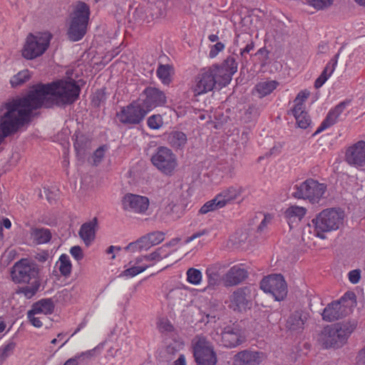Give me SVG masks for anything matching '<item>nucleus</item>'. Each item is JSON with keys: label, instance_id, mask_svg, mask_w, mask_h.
<instances>
[{"label": "nucleus", "instance_id": "54", "mask_svg": "<svg viewBox=\"0 0 365 365\" xmlns=\"http://www.w3.org/2000/svg\"><path fill=\"white\" fill-rule=\"evenodd\" d=\"M273 219V216L270 214H264V218L262 220L261 223L258 226V231L263 232L267 227V225L271 223Z\"/></svg>", "mask_w": 365, "mask_h": 365}, {"label": "nucleus", "instance_id": "10", "mask_svg": "<svg viewBox=\"0 0 365 365\" xmlns=\"http://www.w3.org/2000/svg\"><path fill=\"white\" fill-rule=\"evenodd\" d=\"M193 356L197 365H216L217 354L212 344L202 336H197L192 341Z\"/></svg>", "mask_w": 365, "mask_h": 365}, {"label": "nucleus", "instance_id": "36", "mask_svg": "<svg viewBox=\"0 0 365 365\" xmlns=\"http://www.w3.org/2000/svg\"><path fill=\"white\" fill-rule=\"evenodd\" d=\"M31 78V73L29 70L24 69L20 71L17 74L14 75L10 80L12 88H16L21 86Z\"/></svg>", "mask_w": 365, "mask_h": 365}, {"label": "nucleus", "instance_id": "9", "mask_svg": "<svg viewBox=\"0 0 365 365\" xmlns=\"http://www.w3.org/2000/svg\"><path fill=\"white\" fill-rule=\"evenodd\" d=\"M150 161L160 173L168 176H172L178 166L176 155L171 149L165 146L157 148Z\"/></svg>", "mask_w": 365, "mask_h": 365}, {"label": "nucleus", "instance_id": "32", "mask_svg": "<svg viewBox=\"0 0 365 365\" xmlns=\"http://www.w3.org/2000/svg\"><path fill=\"white\" fill-rule=\"evenodd\" d=\"M300 111L298 114V128L305 130L307 133H310L314 126L311 116L302 109Z\"/></svg>", "mask_w": 365, "mask_h": 365}, {"label": "nucleus", "instance_id": "51", "mask_svg": "<svg viewBox=\"0 0 365 365\" xmlns=\"http://www.w3.org/2000/svg\"><path fill=\"white\" fill-rule=\"evenodd\" d=\"M309 96L310 92L307 89L302 90L298 93V112L303 108L302 104Z\"/></svg>", "mask_w": 365, "mask_h": 365}, {"label": "nucleus", "instance_id": "56", "mask_svg": "<svg viewBox=\"0 0 365 365\" xmlns=\"http://www.w3.org/2000/svg\"><path fill=\"white\" fill-rule=\"evenodd\" d=\"M82 137L78 138L76 137V140L74 143V148L77 153L78 155L83 154L84 152V145H83V140L81 139Z\"/></svg>", "mask_w": 365, "mask_h": 365}, {"label": "nucleus", "instance_id": "27", "mask_svg": "<svg viewBox=\"0 0 365 365\" xmlns=\"http://www.w3.org/2000/svg\"><path fill=\"white\" fill-rule=\"evenodd\" d=\"M278 86L279 83L274 80L262 81L255 86V92L259 98H263L272 93Z\"/></svg>", "mask_w": 365, "mask_h": 365}, {"label": "nucleus", "instance_id": "5", "mask_svg": "<svg viewBox=\"0 0 365 365\" xmlns=\"http://www.w3.org/2000/svg\"><path fill=\"white\" fill-rule=\"evenodd\" d=\"M90 15V7L85 2L78 1L73 6L67 31L71 41H78L83 38L87 31Z\"/></svg>", "mask_w": 365, "mask_h": 365}, {"label": "nucleus", "instance_id": "41", "mask_svg": "<svg viewBox=\"0 0 365 365\" xmlns=\"http://www.w3.org/2000/svg\"><path fill=\"white\" fill-rule=\"evenodd\" d=\"M222 207L218 203V201L215 197L212 200L206 202L200 209L199 212L200 214H207L209 212L215 211Z\"/></svg>", "mask_w": 365, "mask_h": 365}, {"label": "nucleus", "instance_id": "16", "mask_svg": "<svg viewBox=\"0 0 365 365\" xmlns=\"http://www.w3.org/2000/svg\"><path fill=\"white\" fill-rule=\"evenodd\" d=\"M351 103V99L346 98L343 101L339 102L334 107L331 108L327 113L326 117L317 128L316 131L311 136L314 137L324 130L331 127L337 123L340 120V116L345 109Z\"/></svg>", "mask_w": 365, "mask_h": 365}, {"label": "nucleus", "instance_id": "31", "mask_svg": "<svg viewBox=\"0 0 365 365\" xmlns=\"http://www.w3.org/2000/svg\"><path fill=\"white\" fill-rule=\"evenodd\" d=\"M173 72V68L169 64H160L156 71L157 76L165 85H168L171 82V75Z\"/></svg>", "mask_w": 365, "mask_h": 365}, {"label": "nucleus", "instance_id": "23", "mask_svg": "<svg viewBox=\"0 0 365 365\" xmlns=\"http://www.w3.org/2000/svg\"><path fill=\"white\" fill-rule=\"evenodd\" d=\"M98 227V219L93 217L91 220L83 223L79 230V236L86 246L91 245L96 237Z\"/></svg>", "mask_w": 365, "mask_h": 365}, {"label": "nucleus", "instance_id": "60", "mask_svg": "<svg viewBox=\"0 0 365 365\" xmlns=\"http://www.w3.org/2000/svg\"><path fill=\"white\" fill-rule=\"evenodd\" d=\"M182 294V292L180 289L178 288H175V289H172L167 294V299H172L173 297H174L175 296H178L179 294Z\"/></svg>", "mask_w": 365, "mask_h": 365}, {"label": "nucleus", "instance_id": "52", "mask_svg": "<svg viewBox=\"0 0 365 365\" xmlns=\"http://www.w3.org/2000/svg\"><path fill=\"white\" fill-rule=\"evenodd\" d=\"M70 254L77 261H80L83 258V253L80 246H73L70 249Z\"/></svg>", "mask_w": 365, "mask_h": 365}, {"label": "nucleus", "instance_id": "47", "mask_svg": "<svg viewBox=\"0 0 365 365\" xmlns=\"http://www.w3.org/2000/svg\"><path fill=\"white\" fill-rule=\"evenodd\" d=\"M36 315H37V314L29 310L27 312V319L34 327L41 328L43 327V322L41 318L36 317Z\"/></svg>", "mask_w": 365, "mask_h": 365}, {"label": "nucleus", "instance_id": "30", "mask_svg": "<svg viewBox=\"0 0 365 365\" xmlns=\"http://www.w3.org/2000/svg\"><path fill=\"white\" fill-rule=\"evenodd\" d=\"M61 275L65 277L70 276L72 270V264L68 255L62 254L56 263Z\"/></svg>", "mask_w": 365, "mask_h": 365}, {"label": "nucleus", "instance_id": "53", "mask_svg": "<svg viewBox=\"0 0 365 365\" xmlns=\"http://www.w3.org/2000/svg\"><path fill=\"white\" fill-rule=\"evenodd\" d=\"M349 280L351 283L355 284H357L361 279V270L353 269L348 274Z\"/></svg>", "mask_w": 365, "mask_h": 365}, {"label": "nucleus", "instance_id": "6", "mask_svg": "<svg viewBox=\"0 0 365 365\" xmlns=\"http://www.w3.org/2000/svg\"><path fill=\"white\" fill-rule=\"evenodd\" d=\"M356 302V297L354 292H345L338 300H334L327 305L322 314V319L331 322L344 318Z\"/></svg>", "mask_w": 365, "mask_h": 365}, {"label": "nucleus", "instance_id": "62", "mask_svg": "<svg viewBox=\"0 0 365 365\" xmlns=\"http://www.w3.org/2000/svg\"><path fill=\"white\" fill-rule=\"evenodd\" d=\"M307 212V210L301 206H298V219L300 220L303 217Z\"/></svg>", "mask_w": 365, "mask_h": 365}, {"label": "nucleus", "instance_id": "37", "mask_svg": "<svg viewBox=\"0 0 365 365\" xmlns=\"http://www.w3.org/2000/svg\"><path fill=\"white\" fill-rule=\"evenodd\" d=\"M202 279V274L200 270L191 267L186 272V280L188 283L193 285L200 284Z\"/></svg>", "mask_w": 365, "mask_h": 365}, {"label": "nucleus", "instance_id": "55", "mask_svg": "<svg viewBox=\"0 0 365 365\" xmlns=\"http://www.w3.org/2000/svg\"><path fill=\"white\" fill-rule=\"evenodd\" d=\"M93 356V350H88L81 353L76 354L74 357L76 361H81L85 359H91Z\"/></svg>", "mask_w": 365, "mask_h": 365}, {"label": "nucleus", "instance_id": "29", "mask_svg": "<svg viewBox=\"0 0 365 365\" xmlns=\"http://www.w3.org/2000/svg\"><path fill=\"white\" fill-rule=\"evenodd\" d=\"M31 237L37 245L48 242L51 239V233L47 228H32Z\"/></svg>", "mask_w": 365, "mask_h": 365}, {"label": "nucleus", "instance_id": "19", "mask_svg": "<svg viewBox=\"0 0 365 365\" xmlns=\"http://www.w3.org/2000/svg\"><path fill=\"white\" fill-rule=\"evenodd\" d=\"M244 341L245 336L238 326H227L222 332V342L226 347H236Z\"/></svg>", "mask_w": 365, "mask_h": 365}, {"label": "nucleus", "instance_id": "28", "mask_svg": "<svg viewBox=\"0 0 365 365\" xmlns=\"http://www.w3.org/2000/svg\"><path fill=\"white\" fill-rule=\"evenodd\" d=\"M165 232L161 231L153 232L141 237L140 242H144L143 247H145V250H147L150 247L162 242L165 239Z\"/></svg>", "mask_w": 365, "mask_h": 365}, {"label": "nucleus", "instance_id": "48", "mask_svg": "<svg viewBox=\"0 0 365 365\" xmlns=\"http://www.w3.org/2000/svg\"><path fill=\"white\" fill-rule=\"evenodd\" d=\"M310 318V315L307 312H298V330L302 328L304 329L308 325V320Z\"/></svg>", "mask_w": 365, "mask_h": 365}, {"label": "nucleus", "instance_id": "43", "mask_svg": "<svg viewBox=\"0 0 365 365\" xmlns=\"http://www.w3.org/2000/svg\"><path fill=\"white\" fill-rule=\"evenodd\" d=\"M307 3L317 10H321L330 6L334 0H305Z\"/></svg>", "mask_w": 365, "mask_h": 365}, {"label": "nucleus", "instance_id": "40", "mask_svg": "<svg viewBox=\"0 0 365 365\" xmlns=\"http://www.w3.org/2000/svg\"><path fill=\"white\" fill-rule=\"evenodd\" d=\"M284 217L289 225L290 230H293L297 222V206L292 205L288 207L284 213Z\"/></svg>", "mask_w": 365, "mask_h": 365}, {"label": "nucleus", "instance_id": "63", "mask_svg": "<svg viewBox=\"0 0 365 365\" xmlns=\"http://www.w3.org/2000/svg\"><path fill=\"white\" fill-rule=\"evenodd\" d=\"M63 365H78V361H76V359H75V357L73 356L66 360Z\"/></svg>", "mask_w": 365, "mask_h": 365}, {"label": "nucleus", "instance_id": "2", "mask_svg": "<svg viewBox=\"0 0 365 365\" xmlns=\"http://www.w3.org/2000/svg\"><path fill=\"white\" fill-rule=\"evenodd\" d=\"M238 64L233 56H228L221 64H212L202 68L195 76L191 87L195 96L212 91L215 85L226 86L237 71Z\"/></svg>", "mask_w": 365, "mask_h": 365}, {"label": "nucleus", "instance_id": "24", "mask_svg": "<svg viewBox=\"0 0 365 365\" xmlns=\"http://www.w3.org/2000/svg\"><path fill=\"white\" fill-rule=\"evenodd\" d=\"M164 139L175 150H183L187 141V135L180 130H172L165 133Z\"/></svg>", "mask_w": 365, "mask_h": 365}, {"label": "nucleus", "instance_id": "34", "mask_svg": "<svg viewBox=\"0 0 365 365\" xmlns=\"http://www.w3.org/2000/svg\"><path fill=\"white\" fill-rule=\"evenodd\" d=\"M201 322L205 324L215 322L219 319V314L215 306L200 311Z\"/></svg>", "mask_w": 365, "mask_h": 365}, {"label": "nucleus", "instance_id": "14", "mask_svg": "<svg viewBox=\"0 0 365 365\" xmlns=\"http://www.w3.org/2000/svg\"><path fill=\"white\" fill-rule=\"evenodd\" d=\"M140 103L148 113L154 108L163 106L167 102V97L165 93L155 87H147L138 98Z\"/></svg>", "mask_w": 365, "mask_h": 365}, {"label": "nucleus", "instance_id": "58", "mask_svg": "<svg viewBox=\"0 0 365 365\" xmlns=\"http://www.w3.org/2000/svg\"><path fill=\"white\" fill-rule=\"evenodd\" d=\"M255 45L254 42L251 41L247 46L240 51V55L243 56L245 53H249L251 51L254 49Z\"/></svg>", "mask_w": 365, "mask_h": 365}, {"label": "nucleus", "instance_id": "3", "mask_svg": "<svg viewBox=\"0 0 365 365\" xmlns=\"http://www.w3.org/2000/svg\"><path fill=\"white\" fill-rule=\"evenodd\" d=\"M357 325L355 321H347L325 326L318 334V342L324 349H338L344 346Z\"/></svg>", "mask_w": 365, "mask_h": 365}, {"label": "nucleus", "instance_id": "45", "mask_svg": "<svg viewBox=\"0 0 365 365\" xmlns=\"http://www.w3.org/2000/svg\"><path fill=\"white\" fill-rule=\"evenodd\" d=\"M343 47H341L338 52L330 59L327 63L324 69L327 70L329 73H333L338 63L339 56L342 51Z\"/></svg>", "mask_w": 365, "mask_h": 365}, {"label": "nucleus", "instance_id": "35", "mask_svg": "<svg viewBox=\"0 0 365 365\" xmlns=\"http://www.w3.org/2000/svg\"><path fill=\"white\" fill-rule=\"evenodd\" d=\"M151 264H142V265H134L128 269L123 270L119 275L120 277L126 279L132 278L138 274L143 272L146 270Z\"/></svg>", "mask_w": 365, "mask_h": 365}, {"label": "nucleus", "instance_id": "11", "mask_svg": "<svg viewBox=\"0 0 365 365\" xmlns=\"http://www.w3.org/2000/svg\"><path fill=\"white\" fill-rule=\"evenodd\" d=\"M256 296V289L252 286H245L236 289L229 297L228 307L234 312H243L250 309Z\"/></svg>", "mask_w": 365, "mask_h": 365}, {"label": "nucleus", "instance_id": "38", "mask_svg": "<svg viewBox=\"0 0 365 365\" xmlns=\"http://www.w3.org/2000/svg\"><path fill=\"white\" fill-rule=\"evenodd\" d=\"M16 346L15 342L8 341L0 346V365L12 354Z\"/></svg>", "mask_w": 365, "mask_h": 365}, {"label": "nucleus", "instance_id": "18", "mask_svg": "<svg viewBox=\"0 0 365 365\" xmlns=\"http://www.w3.org/2000/svg\"><path fill=\"white\" fill-rule=\"evenodd\" d=\"M345 161L355 168L364 167L365 165V141L359 140L349 146L345 153Z\"/></svg>", "mask_w": 365, "mask_h": 365}, {"label": "nucleus", "instance_id": "59", "mask_svg": "<svg viewBox=\"0 0 365 365\" xmlns=\"http://www.w3.org/2000/svg\"><path fill=\"white\" fill-rule=\"evenodd\" d=\"M327 81L326 77L322 76L319 75V76L314 81V87L316 88H321L325 82Z\"/></svg>", "mask_w": 365, "mask_h": 365}, {"label": "nucleus", "instance_id": "49", "mask_svg": "<svg viewBox=\"0 0 365 365\" xmlns=\"http://www.w3.org/2000/svg\"><path fill=\"white\" fill-rule=\"evenodd\" d=\"M225 44L222 42H217L215 45L211 46L209 52V57L211 58H215L220 52L225 49Z\"/></svg>", "mask_w": 365, "mask_h": 365}, {"label": "nucleus", "instance_id": "57", "mask_svg": "<svg viewBox=\"0 0 365 365\" xmlns=\"http://www.w3.org/2000/svg\"><path fill=\"white\" fill-rule=\"evenodd\" d=\"M356 359L357 365H365V346L359 350Z\"/></svg>", "mask_w": 365, "mask_h": 365}, {"label": "nucleus", "instance_id": "46", "mask_svg": "<svg viewBox=\"0 0 365 365\" xmlns=\"http://www.w3.org/2000/svg\"><path fill=\"white\" fill-rule=\"evenodd\" d=\"M158 328L160 332H172L174 327L168 319H161L158 323Z\"/></svg>", "mask_w": 365, "mask_h": 365}, {"label": "nucleus", "instance_id": "26", "mask_svg": "<svg viewBox=\"0 0 365 365\" xmlns=\"http://www.w3.org/2000/svg\"><path fill=\"white\" fill-rule=\"evenodd\" d=\"M54 308L55 305L53 300L46 298L40 299L34 303L30 310L37 314L48 315L53 312Z\"/></svg>", "mask_w": 365, "mask_h": 365}, {"label": "nucleus", "instance_id": "50", "mask_svg": "<svg viewBox=\"0 0 365 365\" xmlns=\"http://www.w3.org/2000/svg\"><path fill=\"white\" fill-rule=\"evenodd\" d=\"M141 237L139 238L135 242H133L129 243L126 247L125 250L131 252H136V251H140L143 250H145V248L144 247V242H140Z\"/></svg>", "mask_w": 365, "mask_h": 365}, {"label": "nucleus", "instance_id": "25", "mask_svg": "<svg viewBox=\"0 0 365 365\" xmlns=\"http://www.w3.org/2000/svg\"><path fill=\"white\" fill-rule=\"evenodd\" d=\"M179 240L174 239L171 242H170L168 244L158 248L156 251L150 253V255H145L141 257H138L136 259L135 264H138L141 263L143 260L148 261V262H158L163 259V258L168 256L169 253L163 254V251L166 247H168L171 245H175L178 243Z\"/></svg>", "mask_w": 365, "mask_h": 365}, {"label": "nucleus", "instance_id": "22", "mask_svg": "<svg viewBox=\"0 0 365 365\" xmlns=\"http://www.w3.org/2000/svg\"><path fill=\"white\" fill-rule=\"evenodd\" d=\"M243 192V189L240 186H230L222 190L216 195V198L219 205L222 208L226 205L231 204L232 202L238 199Z\"/></svg>", "mask_w": 365, "mask_h": 365}, {"label": "nucleus", "instance_id": "17", "mask_svg": "<svg viewBox=\"0 0 365 365\" xmlns=\"http://www.w3.org/2000/svg\"><path fill=\"white\" fill-rule=\"evenodd\" d=\"M150 205L148 197L133 193H127L122 198V207L124 210L143 215Z\"/></svg>", "mask_w": 365, "mask_h": 365}, {"label": "nucleus", "instance_id": "20", "mask_svg": "<svg viewBox=\"0 0 365 365\" xmlns=\"http://www.w3.org/2000/svg\"><path fill=\"white\" fill-rule=\"evenodd\" d=\"M248 277V271L243 264L232 266L223 276V282L227 287L236 286Z\"/></svg>", "mask_w": 365, "mask_h": 365}, {"label": "nucleus", "instance_id": "15", "mask_svg": "<svg viewBox=\"0 0 365 365\" xmlns=\"http://www.w3.org/2000/svg\"><path fill=\"white\" fill-rule=\"evenodd\" d=\"M324 184L308 179L298 187V199L308 200L311 203H318L326 191Z\"/></svg>", "mask_w": 365, "mask_h": 365}, {"label": "nucleus", "instance_id": "8", "mask_svg": "<svg viewBox=\"0 0 365 365\" xmlns=\"http://www.w3.org/2000/svg\"><path fill=\"white\" fill-rule=\"evenodd\" d=\"M52 36L49 32L29 34L22 49V56L26 59H34L41 56L49 46Z\"/></svg>", "mask_w": 365, "mask_h": 365}, {"label": "nucleus", "instance_id": "4", "mask_svg": "<svg viewBox=\"0 0 365 365\" xmlns=\"http://www.w3.org/2000/svg\"><path fill=\"white\" fill-rule=\"evenodd\" d=\"M344 211L339 207L327 208L312 219L315 235L325 239V233L339 230L344 224Z\"/></svg>", "mask_w": 365, "mask_h": 365}, {"label": "nucleus", "instance_id": "1", "mask_svg": "<svg viewBox=\"0 0 365 365\" xmlns=\"http://www.w3.org/2000/svg\"><path fill=\"white\" fill-rule=\"evenodd\" d=\"M80 91V87L73 80H59L36 85L26 96L5 103L1 109L6 112L0 117V144L29 120L34 110L41 106L50 107V99L54 97L64 104L73 103L78 99Z\"/></svg>", "mask_w": 365, "mask_h": 365}, {"label": "nucleus", "instance_id": "39", "mask_svg": "<svg viewBox=\"0 0 365 365\" xmlns=\"http://www.w3.org/2000/svg\"><path fill=\"white\" fill-rule=\"evenodd\" d=\"M30 283V286L21 287L19 290V293L23 294L28 299H30L32 297H34L38 290L40 287L39 280L31 281Z\"/></svg>", "mask_w": 365, "mask_h": 365}, {"label": "nucleus", "instance_id": "64", "mask_svg": "<svg viewBox=\"0 0 365 365\" xmlns=\"http://www.w3.org/2000/svg\"><path fill=\"white\" fill-rule=\"evenodd\" d=\"M203 233L202 232H197V233H195L194 235H192L191 237H188L187 240H186V242L187 243H189L190 242H192V240H194L195 239L197 238V237H200V236L202 235Z\"/></svg>", "mask_w": 365, "mask_h": 365}, {"label": "nucleus", "instance_id": "12", "mask_svg": "<svg viewBox=\"0 0 365 365\" xmlns=\"http://www.w3.org/2000/svg\"><path fill=\"white\" fill-rule=\"evenodd\" d=\"M147 114L140 101L136 99L122 107L116 113V116L124 125H138L143 120Z\"/></svg>", "mask_w": 365, "mask_h": 365}, {"label": "nucleus", "instance_id": "61", "mask_svg": "<svg viewBox=\"0 0 365 365\" xmlns=\"http://www.w3.org/2000/svg\"><path fill=\"white\" fill-rule=\"evenodd\" d=\"M173 365H186L185 356L183 354L180 355L178 359L173 362Z\"/></svg>", "mask_w": 365, "mask_h": 365}, {"label": "nucleus", "instance_id": "21", "mask_svg": "<svg viewBox=\"0 0 365 365\" xmlns=\"http://www.w3.org/2000/svg\"><path fill=\"white\" fill-rule=\"evenodd\" d=\"M264 358L263 352L244 350L235 355L233 365H258Z\"/></svg>", "mask_w": 365, "mask_h": 365}, {"label": "nucleus", "instance_id": "7", "mask_svg": "<svg viewBox=\"0 0 365 365\" xmlns=\"http://www.w3.org/2000/svg\"><path fill=\"white\" fill-rule=\"evenodd\" d=\"M38 264L29 258H22L15 262L11 269V277L15 283L29 284L39 280Z\"/></svg>", "mask_w": 365, "mask_h": 365}, {"label": "nucleus", "instance_id": "44", "mask_svg": "<svg viewBox=\"0 0 365 365\" xmlns=\"http://www.w3.org/2000/svg\"><path fill=\"white\" fill-rule=\"evenodd\" d=\"M108 149V147L106 145H103L96 150L93 155V165H98L102 161Z\"/></svg>", "mask_w": 365, "mask_h": 365}, {"label": "nucleus", "instance_id": "42", "mask_svg": "<svg viewBox=\"0 0 365 365\" xmlns=\"http://www.w3.org/2000/svg\"><path fill=\"white\" fill-rule=\"evenodd\" d=\"M147 125L152 130H158L163 125V117L160 114L152 115L148 118Z\"/></svg>", "mask_w": 365, "mask_h": 365}, {"label": "nucleus", "instance_id": "13", "mask_svg": "<svg viewBox=\"0 0 365 365\" xmlns=\"http://www.w3.org/2000/svg\"><path fill=\"white\" fill-rule=\"evenodd\" d=\"M260 288L273 296L275 301L283 300L287 294V283L280 274L264 277L260 282Z\"/></svg>", "mask_w": 365, "mask_h": 365}, {"label": "nucleus", "instance_id": "33", "mask_svg": "<svg viewBox=\"0 0 365 365\" xmlns=\"http://www.w3.org/2000/svg\"><path fill=\"white\" fill-rule=\"evenodd\" d=\"M220 269V266L218 264L210 265L207 267L205 274L207 278L208 287H214L217 284Z\"/></svg>", "mask_w": 365, "mask_h": 365}]
</instances>
